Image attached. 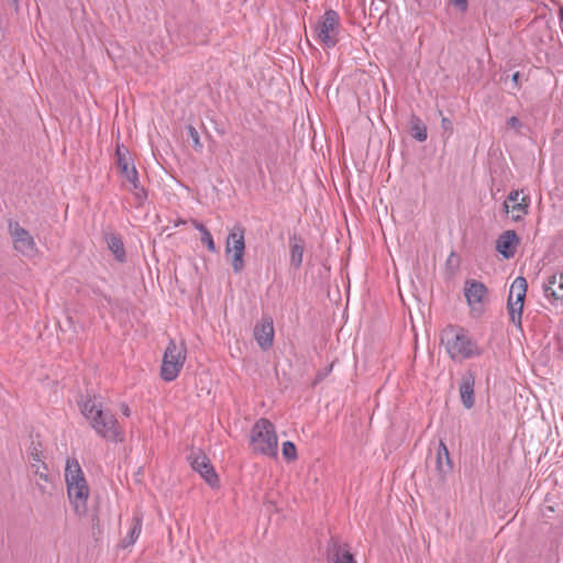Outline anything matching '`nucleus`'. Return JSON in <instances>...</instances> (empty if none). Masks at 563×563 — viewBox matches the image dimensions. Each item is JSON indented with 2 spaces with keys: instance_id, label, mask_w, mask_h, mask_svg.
<instances>
[{
  "instance_id": "f257e3e1",
  "label": "nucleus",
  "mask_w": 563,
  "mask_h": 563,
  "mask_svg": "<svg viewBox=\"0 0 563 563\" xmlns=\"http://www.w3.org/2000/svg\"><path fill=\"white\" fill-rule=\"evenodd\" d=\"M441 344L449 357L456 363L479 357L483 353V349L471 333L459 327H446L441 333Z\"/></svg>"
},
{
  "instance_id": "f03ea898",
  "label": "nucleus",
  "mask_w": 563,
  "mask_h": 563,
  "mask_svg": "<svg viewBox=\"0 0 563 563\" xmlns=\"http://www.w3.org/2000/svg\"><path fill=\"white\" fill-rule=\"evenodd\" d=\"M80 410L99 435L110 441L122 440V432L117 419L110 411L103 410L102 402L98 397H88L82 400Z\"/></svg>"
},
{
  "instance_id": "7ed1b4c3",
  "label": "nucleus",
  "mask_w": 563,
  "mask_h": 563,
  "mask_svg": "<svg viewBox=\"0 0 563 563\" xmlns=\"http://www.w3.org/2000/svg\"><path fill=\"white\" fill-rule=\"evenodd\" d=\"M65 483L67 497L74 512L79 517L86 516L88 512L90 488L85 473L76 459H67L66 461Z\"/></svg>"
},
{
  "instance_id": "20e7f679",
  "label": "nucleus",
  "mask_w": 563,
  "mask_h": 563,
  "mask_svg": "<svg viewBox=\"0 0 563 563\" xmlns=\"http://www.w3.org/2000/svg\"><path fill=\"white\" fill-rule=\"evenodd\" d=\"M250 446L256 454L276 457L278 453V438L274 424L267 419H260L251 430Z\"/></svg>"
},
{
  "instance_id": "39448f33",
  "label": "nucleus",
  "mask_w": 563,
  "mask_h": 563,
  "mask_svg": "<svg viewBox=\"0 0 563 563\" xmlns=\"http://www.w3.org/2000/svg\"><path fill=\"white\" fill-rule=\"evenodd\" d=\"M186 346L183 343L169 341L161 367V377L165 382H173L178 377L186 361Z\"/></svg>"
},
{
  "instance_id": "423d86ee",
  "label": "nucleus",
  "mask_w": 563,
  "mask_h": 563,
  "mask_svg": "<svg viewBox=\"0 0 563 563\" xmlns=\"http://www.w3.org/2000/svg\"><path fill=\"white\" fill-rule=\"evenodd\" d=\"M117 165L120 169L121 177L128 184V189L139 199L143 200L146 197L144 189L140 186L137 172L129 151L123 145H118L115 151Z\"/></svg>"
},
{
  "instance_id": "0eeeda50",
  "label": "nucleus",
  "mask_w": 563,
  "mask_h": 563,
  "mask_svg": "<svg viewBox=\"0 0 563 563\" xmlns=\"http://www.w3.org/2000/svg\"><path fill=\"white\" fill-rule=\"evenodd\" d=\"M339 26V14L328 10L313 26V38L324 47H333L338 43Z\"/></svg>"
},
{
  "instance_id": "6e6552de",
  "label": "nucleus",
  "mask_w": 563,
  "mask_h": 563,
  "mask_svg": "<svg viewBox=\"0 0 563 563\" xmlns=\"http://www.w3.org/2000/svg\"><path fill=\"white\" fill-rule=\"evenodd\" d=\"M245 231L236 224L230 229L227 242L225 254L230 258L234 273L239 274L244 268Z\"/></svg>"
},
{
  "instance_id": "1a4fd4ad",
  "label": "nucleus",
  "mask_w": 563,
  "mask_h": 563,
  "mask_svg": "<svg viewBox=\"0 0 563 563\" xmlns=\"http://www.w3.org/2000/svg\"><path fill=\"white\" fill-rule=\"evenodd\" d=\"M526 294L527 280L523 277L519 276L512 282L508 297V310L510 321L519 328L521 327V314Z\"/></svg>"
},
{
  "instance_id": "9d476101",
  "label": "nucleus",
  "mask_w": 563,
  "mask_h": 563,
  "mask_svg": "<svg viewBox=\"0 0 563 563\" xmlns=\"http://www.w3.org/2000/svg\"><path fill=\"white\" fill-rule=\"evenodd\" d=\"M530 205V197L523 190H512L504 201V210L512 221H520L527 214Z\"/></svg>"
},
{
  "instance_id": "9b49d317",
  "label": "nucleus",
  "mask_w": 563,
  "mask_h": 563,
  "mask_svg": "<svg viewBox=\"0 0 563 563\" xmlns=\"http://www.w3.org/2000/svg\"><path fill=\"white\" fill-rule=\"evenodd\" d=\"M10 233L13 240L14 249L26 257H34L38 253V249L33 236L24 228L18 223L10 224Z\"/></svg>"
},
{
  "instance_id": "f8f14e48",
  "label": "nucleus",
  "mask_w": 563,
  "mask_h": 563,
  "mask_svg": "<svg viewBox=\"0 0 563 563\" xmlns=\"http://www.w3.org/2000/svg\"><path fill=\"white\" fill-rule=\"evenodd\" d=\"M189 460L192 468L198 472L209 485L214 486L217 484L218 476L214 473L213 467L210 465L209 459L203 452H192Z\"/></svg>"
},
{
  "instance_id": "ddd939ff",
  "label": "nucleus",
  "mask_w": 563,
  "mask_h": 563,
  "mask_svg": "<svg viewBox=\"0 0 563 563\" xmlns=\"http://www.w3.org/2000/svg\"><path fill=\"white\" fill-rule=\"evenodd\" d=\"M465 297L471 309L481 312L487 299V288L477 280H470L465 286Z\"/></svg>"
},
{
  "instance_id": "4468645a",
  "label": "nucleus",
  "mask_w": 563,
  "mask_h": 563,
  "mask_svg": "<svg viewBox=\"0 0 563 563\" xmlns=\"http://www.w3.org/2000/svg\"><path fill=\"white\" fill-rule=\"evenodd\" d=\"M254 338L263 350H268L274 341V325L269 317H264L254 328Z\"/></svg>"
},
{
  "instance_id": "2eb2a0df",
  "label": "nucleus",
  "mask_w": 563,
  "mask_h": 563,
  "mask_svg": "<svg viewBox=\"0 0 563 563\" xmlns=\"http://www.w3.org/2000/svg\"><path fill=\"white\" fill-rule=\"evenodd\" d=\"M518 243L516 232L508 230L498 238L496 249L505 258H510L515 255Z\"/></svg>"
},
{
  "instance_id": "dca6fc26",
  "label": "nucleus",
  "mask_w": 563,
  "mask_h": 563,
  "mask_svg": "<svg viewBox=\"0 0 563 563\" xmlns=\"http://www.w3.org/2000/svg\"><path fill=\"white\" fill-rule=\"evenodd\" d=\"M435 468L442 478H445L452 472L453 464L450 457L449 450L444 442H440L437 450Z\"/></svg>"
},
{
  "instance_id": "f3484780",
  "label": "nucleus",
  "mask_w": 563,
  "mask_h": 563,
  "mask_svg": "<svg viewBox=\"0 0 563 563\" xmlns=\"http://www.w3.org/2000/svg\"><path fill=\"white\" fill-rule=\"evenodd\" d=\"M544 296L553 300H563V272L553 274L544 285Z\"/></svg>"
},
{
  "instance_id": "a211bd4d",
  "label": "nucleus",
  "mask_w": 563,
  "mask_h": 563,
  "mask_svg": "<svg viewBox=\"0 0 563 563\" xmlns=\"http://www.w3.org/2000/svg\"><path fill=\"white\" fill-rule=\"evenodd\" d=\"M474 385L475 379L472 374L464 376L460 385L461 400L467 409L474 406Z\"/></svg>"
},
{
  "instance_id": "6ab92c4d",
  "label": "nucleus",
  "mask_w": 563,
  "mask_h": 563,
  "mask_svg": "<svg viewBox=\"0 0 563 563\" xmlns=\"http://www.w3.org/2000/svg\"><path fill=\"white\" fill-rule=\"evenodd\" d=\"M305 243L299 238L290 239V263L294 267H299L302 263Z\"/></svg>"
},
{
  "instance_id": "aec40b11",
  "label": "nucleus",
  "mask_w": 563,
  "mask_h": 563,
  "mask_svg": "<svg viewBox=\"0 0 563 563\" xmlns=\"http://www.w3.org/2000/svg\"><path fill=\"white\" fill-rule=\"evenodd\" d=\"M142 531V517L135 516L133 518V527L129 534L123 539L122 543L124 547H130L135 543Z\"/></svg>"
},
{
  "instance_id": "412c9836",
  "label": "nucleus",
  "mask_w": 563,
  "mask_h": 563,
  "mask_svg": "<svg viewBox=\"0 0 563 563\" xmlns=\"http://www.w3.org/2000/svg\"><path fill=\"white\" fill-rule=\"evenodd\" d=\"M192 224L196 230L200 232L201 242L208 247L210 252H216V244L209 230L200 222L194 220Z\"/></svg>"
},
{
  "instance_id": "4be33fe9",
  "label": "nucleus",
  "mask_w": 563,
  "mask_h": 563,
  "mask_svg": "<svg viewBox=\"0 0 563 563\" xmlns=\"http://www.w3.org/2000/svg\"><path fill=\"white\" fill-rule=\"evenodd\" d=\"M331 563H356L346 547H338L331 558Z\"/></svg>"
},
{
  "instance_id": "5701e85b",
  "label": "nucleus",
  "mask_w": 563,
  "mask_h": 563,
  "mask_svg": "<svg viewBox=\"0 0 563 563\" xmlns=\"http://www.w3.org/2000/svg\"><path fill=\"white\" fill-rule=\"evenodd\" d=\"M107 242H108L109 249L114 254V256L119 261H123L124 256H125V253H124L123 243H122L121 239L115 236V235H110L107 239Z\"/></svg>"
},
{
  "instance_id": "b1692460",
  "label": "nucleus",
  "mask_w": 563,
  "mask_h": 563,
  "mask_svg": "<svg viewBox=\"0 0 563 563\" xmlns=\"http://www.w3.org/2000/svg\"><path fill=\"white\" fill-rule=\"evenodd\" d=\"M411 135L419 142L427 140V128L419 119H413L411 122Z\"/></svg>"
},
{
  "instance_id": "393cba45",
  "label": "nucleus",
  "mask_w": 563,
  "mask_h": 563,
  "mask_svg": "<svg viewBox=\"0 0 563 563\" xmlns=\"http://www.w3.org/2000/svg\"><path fill=\"white\" fill-rule=\"evenodd\" d=\"M282 453L284 459L287 461H295L297 457V450L291 441H286L283 443Z\"/></svg>"
},
{
  "instance_id": "a878e982",
  "label": "nucleus",
  "mask_w": 563,
  "mask_h": 563,
  "mask_svg": "<svg viewBox=\"0 0 563 563\" xmlns=\"http://www.w3.org/2000/svg\"><path fill=\"white\" fill-rule=\"evenodd\" d=\"M188 135L191 139L195 148L198 150V151H201L202 150V143L200 141L199 133H198V131L192 125L188 126Z\"/></svg>"
},
{
  "instance_id": "bb28decb",
  "label": "nucleus",
  "mask_w": 563,
  "mask_h": 563,
  "mask_svg": "<svg viewBox=\"0 0 563 563\" xmlns=\"http://www.w3.org/2000/svg\"><path fill=\"white\" fill-rule=\"evenodd\" d=\"M32 467L34 468V473L41 478V479H44L45 482L48 481V475L46 473V466L44 465V463H41V464H35L33 463L32 464Z\"/></svg>"
},
{
  "instance_id": "cd10ccee",
  "label": "nucleus",
  "mask_w": 563,
  "mask_h": 563,
  "mask_svg": "<svg viewBox=\"0 0 563 563\" xmlns=\"http://www.w3.org/2000/svg\"><path fill=\"white\" fill-rule=\"evenodd\" d=\"M507 125L510 128V129H514V130H519L520 126H521V122L520 120L517 118V117H511L508 119L507 121Z\"/></svg>"
},
{
  "instance_id": "c85d7f7f",
  "label": "nucleus",
  "mask_w": 563,
  "mask_h": 563,
  "mask_svg": "<svg viewBox=\"0 0 563 563\" xmlns=\"http://www.w3.org/2000/svg\"><path fill=\"white\" fill-rule=\"evenodd\" d=\"M451 2L461 11H465L467 9V0H451Z\"/></svg>"
},
{
  "instance_id": "c756f323",
  "label": "nucleus",
  "mask_w": 563,
  "mask_h": 563,
  "mask_svg": "<svg viewBox=\"0 0 563 563\" xmlns=\"http://www.w3.org/2000/svg\"><path fill=\"white\" fill-rule=\"evenodd\" d=\"M441 125L444 130L449 132L452 131V123L448 118H442Z\"/></svg>"
},
{
  "instance_id": "7c9ffc66",
  "label": "nucleus",
  "mask_w": 563,
  "mask_h": 563,
  "mask_svg": "<svg viewBox=\"0 0 563 563\" xmlns=\"http://www.w3.org/2000/svg\"><path fill=\"white\" fill-rule=\"evenodd\" d=\"M31 455H32V459H33L35 464L43 463L42 460H41V456H40V454L37 452H32Z\"/></svg>"
},
{
  "instance_id": "2f4dec72",
  "label": "nucleus",
  "mask_w": 563,
  "mask_h": 563,
  "mask_svg": "<svg viewBox=\"0 0 563 563\" xmlns=\"http://www.w3.org/2000/svg\"><path fill=\"white\" fill-rule=\"evenodd\" d=\"M121 411L124 416L129 417L130 416V409L126 405H122L121 407Z\"/></svg>"
},
{
  "instance_id": "473e14b6",
  "label": "nucleus",
  "mask_w": 563,
  "mask_h": 563,
  "mask_svg": "<svg viewBox=\"0 0 563 563\" xmlns=\"http://www.w3.org/2000/svg\"><path fill=\"white\" fill-rule=\"evenodd\" d=\"M518 80H519V73H515L512 75V81L515 82V85H518Z\"/></svg>"
},
{
  "instance_id": "72a5a7b5",
  "label": "nucleus",
  "mask_w": 563,
  "mask_h": 563,
  "mask_svg": "<svg viewBox=\"0 0 563 563\" xmlns=\"http://www.w3.org/2000/svg\"><path fill=\"white\" fill-rule=\"evenodd\" d=\"M184 223V221H178V223H175V227H178V224Z\"/></svg>"
},
{
  "instance_id": "f704fd0d",
  "label": "nucleus",
  "mask_w": 563,
  "mask_h": 563,
  "mask_svg": "<svg viewBox=\"0 0 563 563\" xmlns=\"http://www.w3.org/2000/svg\"><path fill=\"white\" fill-rule=\"evenodd\" d=\"M184 223V221H178V223H175V227H178V224Z\"/></svg>"
},
{
  "instance_id": "c9c22d12",
  "label": "nucleus",
  "mask_w": 563,
  "mask_h": 563,
  "mask_svg": "<svg viewBox=\"0 0 563 563\" xmlns=\"http://www.w3.org/2000/svg\"><path fill=\"white\" fill-rule=\"evenodd\" d=\"M13 2H15V3H16V0H13Z\"/></svg>"
}]
</instances>
